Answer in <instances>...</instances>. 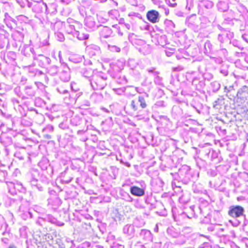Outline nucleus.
I'll use <instances>...</instances> for the list:
<instances>
[{"instance_id":"f257e3e1","label":"nucleus","mask_w":248,"mask_h":248,"mask_svg":"<svg viewBox=\"0 0 248 248\" xmlns=\"http://www.w3.org/2000/svg\"><path fill=\"white\" fill-rule=\"evenodd\" d=\"M244 209L241 206H232L228 211V215L232 217L237 218L244 215Z\"/></svg>"},{"instance_id":"f03ea898","label":"nucleus","mask_w":248,"mask_h":248,"mask_svg":"<svg viewBox=\"0 0 248 248\" xmlns=\"http://www.w3.org/2000/svg\"><path fill=\"white\" fill-rule=\"evenodd\" d=\"M146 17L150 22L157 23L159 21V13L155 10L149 11L146 14Z\"/></svg>"},{"instance_id":"7ed1b4c3","label":"nucleus","mask_w":248,"mask_h":248,"mask_svg":"<svg viewBox=\"0 0 248 248\" xmlns=\"http://www.w3.org/2000/svg\"><path fill=\"white\" fill-rule=\"evenodd\" d=\"M130 192L133 195L139 197L143 196L145 193L143 189L136 186L130 188Z\"/></svg>"},{"instance_id":"20e7f679","label":"nucleus","mask_w":248,"mask_h":248,"mask_svg":"<svg viewBox=\"0 0 248 248\" xmlns=\"http://www.w3.org/2000/svg\"><path fill=\"white\" fill-rule=\"evenodd\" d=\"M138 101L140 103V106L142 108H144L147 107V104L145 99L143 96H139L138 98Z\"/></svg>"},{"instance_id":"39448f33","label":"nucleus","mask_w":248,"mask_h":248,"mask_svg":"<svg viewBox=\"0 0 248 248\" xmlns=\"http://www.w3.org/2000/svg\"><path fill=\"white\" fill-rule=\"evenodd\" d=\"M131 107L134 110H137L138 109V105L136 102L134 100L131 101Z\"/></svg>"},{"instance_id":"423d86ee","label":"nucleus","mask_w":248,"mask_h":248,"mask_svg":"<svg viewBox=\"0 0 248 248\" xmlns=\"http://www.w3.org/2000/svg\"><path fill=\"white\" fill-rule=\"evenodd\" d=\"M44 137L46 139H50L51 138V136L50 135H48V134H46V135H44Z\"/></svg>"},{"instance_id":"0eeeda50","label":"nucleus","mask_w":248,"mask_h":248,"mask_svg":"<svg viewBox=\"0 0 248 248\" xmlns=\"http://www.w3.org/2000/svg\"><path fill=\"white\" fill-rule=\"evenodd\" d=\"M8 248H16V247L14 245L10 246Z\"/></svg>"}]
</instances>
